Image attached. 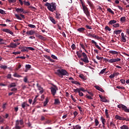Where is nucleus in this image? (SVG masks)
<instances>
[{
    "instance_id": "338daca9",
    "label": "nucleus",
    "mask_w": 129,
    "mask_h": 129,
    "mask_svg": "<svg viewBox=\"0 0 129 129\" xmlns=\"http://www.w3.org/2000/svg\"><path fill=\"white\" fill-rule=\"evenodd\" d=\"M86 28H87L89 30H92V28L91 27V26L88 25H86Z\"/></svg>"
},
{
    "instance_id": "cd10ccee",
    "label": "nucleus",
    "mask_w": 129,
    "mask_h": 129,
    "mask_svg": "<svg viewBox=\"0 0 129 129\" xmlns=\"http://www.w3.org/2000/svg\"><path fill=\"white\" fill-rule=\"evenodd\" d=\"M72 83H73V84H76V85H81V84H80V83H79V82L77 81H72Z\"/></svg>"
},
{
    "instance_id": "13d9d810",
    "label": "nucleus",
    "mask_w": 129,
    "mask_h": 129,
    "mask_svg": "<svg viewBox=\"0 0 129 129\" xmlns=\"http://www.w3.org/2000/svg\"><path fill=\"white\" fill-rule=\"evenodd\" d=\"M116 88H117L118 89H123V90L125 89V88L124 87H120V86H116Z\"/></svg>"
},
{
    "instance_id": "7c9ffc66",
    "label": "nucleus",
    "mask_w": 129,
    "mask_h": 129,
    "mask_svg": "<svg viewBox=\"0 0 129 129\" xmlns=\"http://www.w3.org/2000/svg\"><path fill=\"white\" fill-rule=\"evenodd\" d=\"M78 108L80 110V113L82 114L83 113V108L81 107L80 106H77Z\"/></svg>"
},
{
    "instance_id": "e2e57ef3",
    "label": "nucleus",
    "mask_w": 129,
    "mask_h": 129,
    "mask_svg": "<svg viewBox=\"0 0 129 129\" xmlns=\"http://www.w3.org/2000/svg\"><path fill=\"white\" fill-rule=\"evenodd\" d=\"M75 129H81V126H80L79 125H77L75 126Z\"/></svg>"
},
{
    "instance_id": "c756f323",
    "label": "nucleus",
    "mask_w": 129,
    "mask_h": 129,
    "mask_svg": "<svg viewBox=\"0 0 129 129\" xmlns=\"http://www.w3.org/2000/svg\"><path fill=\"white\" fill-rule=\"evenodd\" d=\"M36 37H37V38H39V39H40L41 40H44V36H42L41 35L37 34L36 35Z\"/></svg>"
},
{
    "instance_id": "774afa93",
    "label": "nucleus",
    "mask_w": 129,
    "mask_h": 129,
    "mask_svg": "<svg viewBox=\"0 0 129 129\" xmlns=\"http://www.w3.org/2000/svg\"><path fill=\"white\" fill-rule=\"evenodd\" d=\"M77 92H78L79 96H83L84 95L83 93H82V92H81L80 91Z\"/></svg>"
},
{
    "instance_id": "c03bdc74",
    "label": "nucleus",
    "mask_w": 129,
    "mask_h": 129,
    "mask_svg": "<svg viewBox=\"0 0 129 129\" xmlns=\"http://www.w3.org/2000/svg\"><path fill=\"white\" fill-rule=\"evenodd\" d=\"M101 120L102 123H103V124H105V122H106V121L105 120L104 118L101 117Z\"/></svg>"
},
{
    "instance_id": "4be33fe9",
    "label": "nucleus",
    "mask_w": 129,
    "mask_h": 129,
    "mask_svg": "<svg viewBox=\"0 0 129 129\" xmlns=\"http://www.w3.org/2000/svg\"><path fill=\"white\" fill-rule=\"evenodd\" d=\"M79 77H80V78H81V79H83V81H85V80H87V79L86 77L84 76V75H83V74H80L79 76Z\"/></svg>"
},
{
    "instance_id": "2eb2a0df",
    "label": "nucleus",
    "mask_w": 129,
    "mask_h": 129,
    "mask_svg": "<svg viewBox=\"0 0 129 129\" xmlns=\"http://www.w3.org/2000/svg\"><path fill=\"white\" fill-rule=\"evenodd\" d=\"M118 75H119V73H113V74L110 75L109 77V78H114L115 76H118Z\"/></svg>"
},
{
    "instance_id": "5fc2aeb1",
    "label": "nucleus",
    "mask_w": 129,
    "mask_h": 129,
    "mask_svg": "<svg viewBox=\"0 0 129 129\" xmlns=\"http://www.w3.org/2000/svg\"><path fill=\"white\" fill-rule=\"evenodd\" d=\"M8 2L10 4H14L17 2V0H8Z\"/></svg>"
},
{
    "instance_id": "4d7b16f0",
    "label": "nucleus",
    "mask_w": 129,
    "mask_h": 129,
    "mask_svg": "<svg viewBox=\"0 0 129 129\" xmlns=\"http://www.w3.org/2000/svg\"><path fill=\"white\" fill-rule=\"evenodd\" d=\"M105 29L106 30V31H111V29H110V28H109V27L108 26H106L105 27Z\"/></svg>"
},
{
    "instance_id": "2f4dec72",
    "label": "nucleus",
    "mask_w": 129,
    "mask_h": 129,
    "mask_svg": "<svg viewBox=\"0 0 129 129\" xmlns=\"http://www.w3.org/2000/svg\"><path fill=\"white\" fill-rule=\"evenodd\" d=\"M120 129H129L128 126L126 125H123L122 126L120 127Z\"/></svg>"
},
{
    "instance_id": "de8ad7c7",
    "label": "nucleus",
    "mask_w": 129,
    "mask_h": 129,
    "mask_svg": "<svg viewBox=\"0 0 129 129\" xmlns=\"http://www.w3.org/2000/svg\"><path fill=\"white\" fill-rule=\"evenodd\" d=\"M95 123L96 126H97L99 124V121H98V119H95Z\"/></svg>"
},
{
    "instance_id": "864d4df0",
    "label": "nucleus",
    "mask_w": 129,
    "mask_h": 129,
    "mask_svg": "<svg viewBox=\"0 0 129 129\" xmlns=\"http://www.w3.org/2000/svg\"><path fill=\"white\" fill-rule=\"evenodd\" d=\"M51 58H52V59H55V60H58V58H57V56H56V55H55L54 54H51Z\"/></svg>"
},
{
    "instance_id": "9d476101",
    "label": "nucleus",
    "mask_w": 129,
    "mask_h": 129,
    "mask_svg": "<svg viewBox=\"0 0 129 129\" xmlns=\"http://www.w3.org/2000/svg\"><path fill=\"white\" fill-rule=\"evenodd\" d=\"M99 97H100V100L102 101V102H109V101L106 99V98L104 96H102L99 95Z\"/></svg>"
},
{
    "instance_id": "7ed1b4c3",
    "label": "nucleus",
    "mask_w": 129,
    "mask_h": 129,
    "mask_svg": "<svg viewBox=\"0 0 129 129\" xmlns=\"http://www.w3.org/2000/svg\"><path fill=\"white\" fill-rule=\"evenodd\" d=\"M23 124H24V120H23V119L17 120L15 123V128L21 129L22 126H21V125H23Z\"/></svg>"
},
{
    "instance_id": "0e129e2a",
    "label": "nucleus",
    "mask_w": 129,
    "mask_h": 129,
    "mask_svg": "<svg viewBox=\"0 0 129 129\" xmlns=\"http://www.w3.org/2000/svg\"><path fill=\"white\" fill-rule=\"evenodd\" d=\"M51 122H52V121L51 120L48 119L45 121V123H47V124H49V123H51Z\"/></svg>"
},
{
    "instance_id": "9b49d317",
    "label": "nucleus",
    "mask_w": 129,
    "mask_h": 129,
    "mask_svg": "<svg viewBox=\"0 0 129 129\" xmlns=\"http://www.w3.org/2000/svg\"><path fill=\"white\" fill-rule=\"evenodd\" d=\"M36 86L38 89L40 91L39 93L40 94H42V93H44V89H43V87H41V85H39V83H37L36 84Z\"/></svg>"
},
{
    "instance_id": "6e6d98bb",
    "label": "nucleus",
    "mask_w": 129,
    "mask_h": 129,
    "mask_svg": "<svg viewBox=\"0 0 129 129\" xmlns=\"http://www.w3.org/2000/svg\"><path fill=\"white\" fill-rule=\"evenodd\" d=\"M23 81L25 83H28V78H27V77H25L24 79H23Z\"/></svg>"
},
{
    "instance_id": "c9c22d12",
    "label": "nucleus",
    "mask_w": 129,
    "mask_h": 129,
    "mask_svg": "<svg viewBox=\"0 0 129 129\" xmlns=\"http://www.w3.org/2000/svg\"><path fill=\"white\" fill-rule=\"evenodd\" d=\"M26 49H28V50H30V51H35V48L32 47H25Z\"/></svg>"
},
{
    "instance_id": "4468645a",
    "label": "nucleus",
    "mask_w": 129,
    "mask_h": 129,
    "mask_svg": "<svg viewBox=\"0 0 129 129\" xmlns=\"http://www.w3.org/2000/svg\"><path fill=\"white\" fill-rule=\"evenodd\" d=\"M91 43L92 44H94V45H95V46L96 47V48H97V49H98L99 50H100V51H101L102 49L101 47H100L99 46H98L97 42H96L94 40H92L91 41Z\"/></svg>"
},
{
    "instance_id": "393cba45",
    "label": "nucleus",
    "mask_w": 129,
    "mask_h": 129,
    "mask_svg": "<svg viewBox=\"0 0 129 129\" xmlns=\"http://www.w3.org/2000/svg\"><path fill=\"white\" fill-rule=\"evenodd\" d=\"M60 101L58 100V99H54V104H55V105H59V104H60Z\"/></svg>"
},
{
    "instance_id": "dca6fc26",
    "label": "nucleus",
    "mask_w": 129,
    "mask_h": 129,
    "mask_svg": "<svg viewBox=\"0 0 129 129\" xmlns=\"http://www.w3.org/2000/svg\"><path fill=\"white\" fill-rule=\"evenodd\" d=\"M61 14L58 12H56L55 13V18L57 19V20H60L61 19Z\"/></svg>"
},
{
    "instance_id": "f8f14e48",
    "label": "nucleus",
    "mask_w": 129,
    "mask_h": 129,
    "mask_svg": "<svg viewBox=\"0 0 129 129\" xmlns=\"http://www.w3.org/2000/svg\"><path fill=\"white\" fill-rule=\"evenodd\" d=\"M2 31L3 32H5V33H8V34H10V35H14V32H13L12 31H11L10 29H3Z\"/></svg>"
},
{
    "instance_id": "8fccbe9b",
    "label": "nucleus",
    "mask_w": 129,
    "mask_h": 129,
    "mask_svg": "<svg viewBox=\"0 0 129 129\" xmlns=\"http://www.w3.org/2000/svg\"><path fill=\"white\" fill-rule=\"evenodd\" d=\"M0 14L2 15H6V11L3 10V9H0Z\"/></svg>"
},
{
    "instance_id": "ea45409f",
    "label": "nucleus",
    "mask_w": 129,
    "mask_h": 129,
    "mask_svg": "<svg viewBox=\"0 0 129 129\" xmlns=\"http://www.w3.org/2000/svg\"><path fill=\"white\" fill-rule=\"evenodd\" d=\"M80 46H81V48H82V49H84V50H85V52H87V50H86V49H85V46H84V44L80 43Z\"/></svg>"
},
{
    "instance_id": "6e6552de",
    "label": "nucleus",
    "mask_w": 129,
    "mask_h": 129,
    "mask_svg": "<svg viewBox=\"0 0 129 129\" xmlns=\"http://www.w3.org/2000/svg\"><path fill=\"white\" fill-rule=\"evenodd\" d=\"M57 90H58V89L57 88H54L53 87H51L50 88V91H51V93L52 95L54 96V95H56V93L57 92Z\"/></svg>"
},
{
    "instance_id": "a18cd8bd",
    "label": "nucleus",
    "mask_w": 129,
    "mask_h": 129,
    "mask_svg": "<svg viewBox=\"0 0 129 129\" xmlns=\"http://www.w3.org/2000/svg\"><path fill=\"white\" fill-rule=\"evenodd\" d=\"M28 26L29 27V28H32V29L36 28V26L33 24H28Z\"/></svg>"
},
{
    "instance_id": "ddd939ff",
    "label": "nucleus",
    "mask_w": 129,
    "mask_h": 129,
    "mask_svg": "<svg viewBox=\"0 0 129 129\" xmlns=\"http://www.w3.org/2000/svg\"><path fill=\"white\" fill-rule=\"evenodd\" d=\"M7 48H17V45L14 42L10 43V45H7Z\"/></svg>"
},
{
    "instance_id": "20e7f679",
    "label": "nucleus",
    "mask_w": 129,
    "mask_h": 129,
    "mask_svg": "<svg viewBox=\"0 0 129 129\" xmlns=\"http://www.w3.org/2000/svg\"><path fill=\"white\" fill-rule=\"evenodd\" d=\"M118 108L121 109V110L124 111V112L129 113V108L127 107L122 104L117 105Z\"/></svg>"
},
{
    "instance_id": "a19ab883",
    "label": "nucleus",
    "mask_w": 129,
    "mask_h": 129,
    "mask_svg": "<svg viewBox=\"0 0 129 129\" xmlns=\"http://www.w3.org/2000/svg\"><path fill=\"white\" fill-rule=\"evenodd\" d=\"M109 62L110 63H114L116 62V60L115 58H111L110 59H109Z\"/></svg>"
},
{
    "instance_id": "a211bd4d",
    "label": "nucleus",
    "mask_w": 129,
    "mask_h": 129,
    "mask_svg": "<svg viewBox=\"0 0 129 129\" xmlns=\"http://www.w3.org/2000/svg\"><path fill=\"white\" fill-rule=\"evenodd\" d=\"M26 34H27V35L32 36L33 35H34V34H35V31H34L33 30H29L26 32Z\"/></svg>"
},
{
    "instance_id": "f257e3e1",
    "label": "nucleus",
    "mask_w": 129,
    "mask_h": 129,
    "mask_svg": "<svg viewBox=\"0 0 129 129\" xmlns=\"http://www.w3.org/2000/svg\"><path fill=\"white\" fill-rule=\"evenodd\" d=\"M45 7H47V9L49 12H53L56 11V8H57V5L55 3L52 2L51 3H49L46 2V4H44Z\"/></svg>"
},
{
    "instance_id": "3c124183",
    "label": "nucleus",
    "mask_w": 129,
    "mask_h": 129,
    "mask_svg": "<svg viewBox=\"0 0 129 129\" xmlns=\"http://www.w3.org/2000/svg\"><path fill=\"white\" fill-rule=\"evenodd\" d=\"M113 28H118L119 27V24L118 23H115L113 25Z\"/></svg>"
},
{
    "instance_id": "1a4fd4ad",
    "label": "nucleus",
    "mask_w": 129,
    "mask_h": 129,
    "mask_svg": "<svg viewBox=\"0 0 129 129\" xmlns=\"http://www.w3.org/2000/svg\"><path fill=\"white\" fill-rule=\"evenodd\" d=\"M121 41L123 42V43H126V38H125L126 37V35H124V33L123 32H122L121 33Z\"/></svg>"
},
{
    "instance_id": "6ab92c4d",
    "label": "nucleus",
    "mask_w": 129,
    "mask_h": 129,
    "mask_svg": "<svg viewBox=\"0 0 129 129\" xmlns=\"http://www.w3.org/2000/svg\"><path fill=\"white\" fill-rule=\"evenodd\" d=\"M95 88L97 90H99V91H100L101 92H104V90H103V89L99 87V86H95Z\"/></svg>"
},
{
    "instance_id": "5701e85b",
    "label": "nucleus",
    "mask_w": 129,
    "mask_h": 129,
    "mask_svg": "<svg viewBox=\"0 0 129 129\" xmlns=\"http://www.w3.org/2000/svg\"><path fill=\"white\" fill-rule=\"evenodd\" d=\"M109 52L110 54H112V55H118V52L115 50H109Z\"/></svg>"
},
{
    "instance_id": "052dcab7",
    "label": "nucleus",
    "mask_w": 129,
    "mask_h": 129,
    "mask_svg": "<svg viewBox=\"0 0 129 129\" xmlns=\"http://www.w3.org/2000/svg\"><path fill=\"white\" fill-rule=\"evenodd\" d=\"M0 68L2 69H7L8 68V67L7 66H0Z\"/></svg>"
},
{
    "instance_id": "37998d69",
    "label": "nucleus",
    "mask_w": 129,
    "mask_h": 129,
    "mask_svg": "<svg viewBox=\"0 0 129 129\" xmlns=\"http://www.w3.org/2000/svg\"><path fill=\"white\" fill-rule=\"evenodd\" d=\"M107 11L109 12V13H110L112 14V15H114V12L111 10L110 8L107 9Z\"/></svg>"
},
{
    "instance_id": "aec40b11",
    "label": "nucleus",
    "mask_w": 129,
    "mask_h": 129,
    "mask_svg": "<svg viewBox=\"0 0 129 129\" xmlns=\"http://www.w3.org/2000/svg\"><path fill=\"white\" fill-rule=\"evenodd\" d=\"M49 19L51 22L53 24V25H56V21H55V19L54 18L52 17L51 16L49 17Z\"/></svg>"
},
{
    "instance_id": "49530a36",
    "label": "nucleus",
    "mask_w": 129,
    "mask_h": 129,
    "mask_svg": "<svg viewBox=\"0 0 129 129\" xmlns=\"http://www.w3.org/2000/svg\"><path fill=\"white\" fill-rule=\"evenodd\" d=\"M15 16L16 17V18L18 19V20H20V21H22V18H21L20 17V16H19V15L18 14H15Z\"/></svg>"
},
{
    "instance_id": "a878e982",
    "label": "nucleus",
    "mask_w": 129,
    "mask_h": 129,
    "mask_svg": "<svg viewBox=\"0 0 129 129\" xmlns=\"http://www.w3.org/2000/svg\"><path fill=\"white\" fill-rule=\"evenodd\" d=\"M116 20H111L109 22L108 24L109 25H114L115 24H116Z\"/></svg>"
},
{
    "instance_id": "09e8293b",
    "label": "nucleus",
    "mask_w": 129,
    "mask_h": 129,
    "mask_svg": "<svg viewBox=\"0 0 129 129\" xmlns=\"http://www.w3.org/2000/svg\"><path fill=\"white\" fill-rule=\"evenodd\" d=\"M106 70V68L102 70L99 74V75H100V74H103L104 73V72H105Z\"/></svg>"
},
{
    "instance_id": "bb28decb",
    "label": "nucleus",
    "mask_w": 129,
    "mask_h": 129,
    "mask_svg": "<svg viewBox=\"0 0 129 129\" xmlns=\"http://www.w3.org/2000/svg\"><path fill=\"white\" fill-rule=\"evenodd\" d=\"M121 32H122V30H121V29L117 30L114 31V34H115L116 35H119V34H120Z\"/></svg>"
},
{
    "instance_id": "f704fd0d",
    "label": "nucleus",
    "mask_w": 129,
    "mask_h": 129,
    "mask_svg": "<svg viewBox=\"0 0 129 129\" xmlns=\"http://www.w3.org/2000/svg\"><path fill=\"white\" fill-rule=\"evenodd\" d=\"M120 21L122 23H124V22H125V17H121L120 19Z\"/></svg>"
},
{
    "instance_id": "473e14b6",
    "label": "nucleus",
    "mask_w": 129,
    "mask_h": 129,
    "mask_svg": "<svg viewBox=\"0 0 129 129\" xmlns=\"http://www.w3.org/2000/svg\"><path fill=\"white\" fill-rule=\"evenodd\" d=\"M21 52H29V50L28 49V48H26V47H22Z\"/></svg>"
},
{
    "instance_id": "412c9836",
    "label": "nucleus",
    "mask_w": 129,
    "mask_h": 129,
    "mask_svg": "<svg viewBox=\"0 0 129 129\" xmlns=\"http://www.w3.org/2000/svg\"><path fill=\"white\" fill-rule=\"evenodd\" d=\"M115 118H116V119L119 120H123V117H121L118 115H116L115 116Z\"/></svg>"
},
{
    "instance_id": "e433bc0d",
    "label": "nucleus",
    "mask_w": 129,
    "mask_h": 129,
    "mask_svg": "<svg viewBox=\"0 0 129 129\" xmlns=\"http://www.w3.org/2000/svg\"><path fill=\"white\" fill-rule=\"evenodd\" d=\"M16 86H17L16 83H12L10 85V88H12V87H16Z\"/></svg>"
},
{
    "instance_id": "4c0bfd02",
    "label": "nucleus",
    "mask_w": 129,
    "mask_h": 129,
    "mask_svg": "<svg viewBox=\"0 0 129 129\" xmlns=\"http://www.w3.org/2000/svg\"><path fill=\"white\" fill-rule=\"evenodd\" d=\"M76 54L79 58H81V57H82V54H81V53L79 52V51H77Z\"/></svg>"
},
{
    "instance_id": "423d86ee",
    "label": "nucleus",
    "mask_w": 129,
    "mask_h": 129,
    "mask_svg": "<svg viewBox=\"0 0 129 129\" xmlns=\"http://www.w3.org/2000/svg\"><path fill=\"white\" fill-rule=\"evenodd\" d=\"M82 56L83 58H81V61H83V62H84V63H89V60H88V57L87 56V55L85 52H82Z\"/></svg>"
},
{
    "instance_id": "f3484780",
    "label": "nucleus",
    "mask_w": 129,
    "mask_h": 129,
    "mask_svg": "<svg viewBox=\"0 0 129 129\" xmlns=\"http://www.w3.org/2000/svg\"><path fill=\"white\" fill-rule=\"evenodd\" d=\"M85 28L83 27L79 28L77 29L78 32H79V33H83L84 32H85Z\"/></svg>"
},
{
    "instance_id": "69168bd1",
    "label": "nucleus",
    "mask_w": 129,
    "mask_h": 129,
    "mask_svg": "<svg viewBox=\"0 0 129 129\" xmlns=\"http://www.w3.org/2000/svg\"><path fill=\"white\" fill-rule=\"evenodd\" d=\"M12 54H14V55H18V54H21V52L20 51L13 52H12Z\"/></svg>"
},
{
    "instance_id": "79ce46f5",
    "label": "nucleus",
    "mask_w": 129,
    "mask_h": 129,
    "mask_svg": "<svg viewBox=\"0 0 129 129\" xmlns=\"http://www.w3.org/2000/svg\"><path fill=\"white\" fill-rule=\"evenodd\" d=\"M23 3H24V5H25V6H27L28 7H29V6H30L31 5L30 2H29L24 1Z\"/></svg>"
},
{
    "instance_id": "c85d7f7f",
    "label": "nucleus",
    "mask_w": 129,
    "mask_h": 129,
    "mask_svg": "<svg viewBox=\"0 0 129 129\" xmlns=\"http://www.w3.org/2000/svg\"><path fill=\"white\" fill-rule=\"evenodd\" d=\"M13 76L14 77H17V78H20L22 77V76L18 75L17 73H14Z\"/></svg>"
},
{
    "instance_id": "bf43d9fd",
    "label": "nucleus",
    "mask_w": 129,
    "mask_h": 129,
    "mask_svg": "<svg viewBox=\"0 0 129 129\" xmlns=\"http://www.w3.org/2000/svg\"><path fill=\"white\" fill-rule=\"evenodd\" d=\"M71 48L72 50H75V48H76V45L75 44H73L71 46Z\"/></svg>"
},
{
    "instance_id": "39448f33",
    "label": "nucleus",
    "mask_w": 129,
    "mask_h": 129,
    "mask_svg": "<svg viewBox=\"0 0 129 129\" xmlns=\"http://www.w3.org/2000/svg\"><path fill=\"white\" fill-rule=\"evenodd\" d=\"M82 7L83 8V11L84 14H85L86 16L88 18V17H90V12H89V11L88 10V8H87V6L84 5H83Z\"/></svg>"
},
{
    "instance_id": "0eeeda50",
    "label": "nucleus",
    "mask_w": 129,
    "mask_h": 129,
    "mask_svg": "<svg viewBox=\"0 0 129 129\" xmlns=\"http://www.w3.org/2000/svg\"><path fill=\"white\" fill-rule=\"evenodd\" d=\"M73 90H74V92H75V93H77V92H79V91L80 92L82 91L83 92H85L87 91V90H84V88H83V87H81L80 88H77V89H74Z\"/></svg>"
},
{
    "instance_id": "f03ea898",
    "label": "nucleus",
    "mask_w": 129,
    "mask_h": 129,
    "mask_svg": "<svg viewBox=\"0 0 129 129\" xmlns=\"http://www.w3.org/2000/svg\"><path fill=\"white\" fill-rule=\"evenodd\" d=\"M57 74L60 77V78H63V76H69V74L67 72V71L64 69H58L57 70Z\"/></svg>"
},
{
    "instance_id": "72a5a7b5",
    "label": "nucleus",
    "mask_w": 129,
    "mask_h": 129,
    "mask_svg": "<svg viewBox=\"0 0 129 129\" xmlns=\"http://www.w3.org/2000/svg\"><path fill=\"white\" fill-rule=\"evenodd\" d=\"M26 102H24L21 104V106H22V108H24V109H25L26 107H27L26 106Z\"/></svg>"
},
{
    "instance_id": "603ef678",
    "label": "nucleus",
    "mask_w": 129,
    "mask_h": 129,
    "mask_svg": "<svg viewBox=\"0 0 129 129\" xmlns=\"http://www.w3.org/2000/svg\"><path fill=\"white\" fill-rule=\"evenodd\" d=\"M29 9H30L32 11H36L37 10V8L33 7V6H30L29 7Z\"/></svg>"
},
{
    "instance_id": "680f3d73",
    "label": "nucleus",
    "mask_w": 129,
    "mask_h": 129,
    "mask_svg": "<svg viewBox=\"0 0 129 129\" xmlns=\"http://www.w3.org/2000/svg\"><path fill=\"white\" fill-rule=\"evenodd\" d=\"M25 67L27 69L29 70V69H31V65L30 64H26L25 66Z\"/></svg>"
},
{
    "instance_id": "b1692460",
    "label": "nucleus",
    "mask_w": 129,
    "mask_h": 129,
    "mask_svg": "<svg viewBox=\"0 0 129 129\" xmlns=\"http://www.w3.org/2000/svg\"><path fill=\"white\" fill-rule=\"evenodd\" d=\"M16 12H17V13H24V9L16 8Z\"/></svg>"
},
{
    "instance_id": "58836bf2",
    "label": "nucleus",
    "mask_w": 129,
    "mask_h": 129,
    "mask_svg": "<svg viewBox=\"0 0 129 129\" xmlns=\"http://www.w3.org/2000/svg\"><path fill=\"white\" fill-rule=\"evenodd\" d=\"M105 113L106 114V117L108 118V117H109V115H108V110L107 109H105Z\"/></svg>"
}]
</instances>
